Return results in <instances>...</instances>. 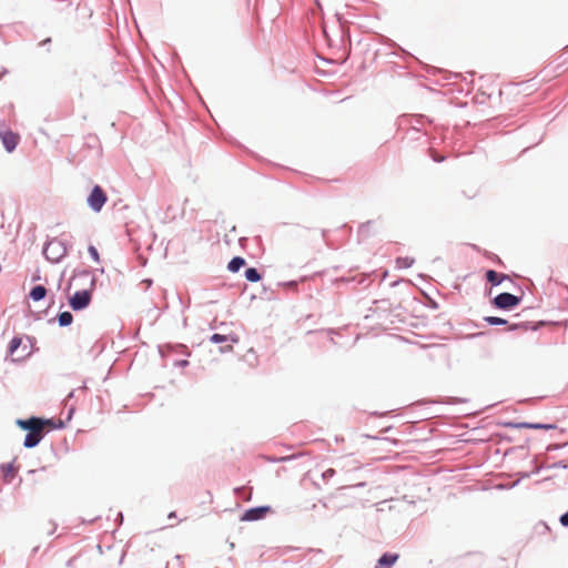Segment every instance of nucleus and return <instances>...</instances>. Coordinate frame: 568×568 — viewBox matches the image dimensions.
Returning <instances> with one entry per match:
<instances>
[{
  "instance_id": "nucleus-1",
  "label": "nucleus",
  "mask_w": 568,
  "mask_h": 568,
  "mask_svg": "<svg viewBox=\"0 0 568 568\" xmlns=\"http://www.w3.org/2000/svg\"><path fill=\"white\" fill-rule=\"evenodd\" d=\"M17 425L21 429L28 430V434L23 443L24 447L27 448H32L37 446L43 438L44 434L55 427V424L52 419H43L39 417H31L29 419H18Z\"/></svg>"
},
{
  "instance_id": "nucleus-2",
  "label": "nucleus",
  "mask_w": 568,
  "mask_h": 568,
  "mask_svg": "<svg viewBox=\"0 0 568 568\" xmlns=\"http://www.w3.org/2000/svg\"><path fill=\"white\" fill-rule=\"evenodd\" d=\"M92 294L90 290L77 291L69 300L73 311L84 310L91 302Z\"/></svg>"
},
{
  "instance_id": "nucleus-3",
  "label": "nucleus",
  "mask_w": 568,
  "mask_h": 568,
  "mask_svg": "<svg viewBox=\"0 0 568 568\" xmlns=\"http://www.w3.org/2000/svg\"><path fill=\"white\" fill-rule=\"evenodd\" d=\"M106 200L108 196L105 192L102 190V187L95 185L88 197V204L93 211L100 212L102 206L105 204Z\"/></svg>"
},
{
  "instance_id": "nucleus-4",
  "label": "nucleus",
  "mask_w": 568,
  "mask_h": 568,
  "mask_svg": "<svg viewBox=\"0 0 568 568\" xmlns=\"http://www.w3.org/2000/svg\"><path fill=\"white\" fill-rule=\"evenodd\" d=\"M493 303L500 310H510L520 303V298L510 293H501L494 298Z\"/></svg>"
},
{
  "instance_id": "nucleus-5",
  "label": "nucleus",
  "mask_w": 568,
  "mask_h": 568,
  "mask_svg": "<svg viewBox=\"0 0 568 568\" xmlns=\"http://www.w3.org/2000/svg\"><path fill=\"white\" fill-rule=\"evenodd\" d=\"M43 254L48 260L52 262H58L60 257L64 254V250L61 247L59 242L51 241L45 245Z\"/></svg>"
},
{
  "instance_id": "nucleus-6",
  "label": "nucleus",
  "mask_w": 568,
  "mask_h": 568,
  "mask_svg": "<svg viewBox=\"0 0 568 568\" xmlns=\"http://www.w3.org/2000/svg\"><path fill=\"white\" fill-rule=\"evenodd\" d=\"M271 511V507L261 506L246 510L242 516V520L244 521H255L263 519Z\"/></svg>"
},
{
  "instance_id": "nucleus-7",
  "label": "nucleus",
  "mask_w": 568,
  "mask_h": 568,
  "mask_svg": "<svg viewBox=\"0 0 568 568\" xmlns=\"http://www.w3.org/2000/svg\"><path fill=\"white\" fill-rule=\"evenodd\" d=\"M0 139H1L6 150L8 152H12L17 148L20 136H19V134H17L10 130H4V131H0Z\"/></svg>"
},
{
  "instance_id": "nucleus-8",
  "label": "nucleus",
  "mask_w": 568,
  "mask_h": 568,
  "mask_svg": "<svg viewBox=\"0 0 568 568\" xmlns=\"http://www.w3.org/2000/svg\"><path fill=\"white\" fill-rule=\"evenodd\" d=\"M397 554H384L377 561L375 568H392V566L398 560Z\"/></svg>"
},
{
  "instance_id": "nucleus-9",
  "label": "nucleus",
  "mask_w": 568,
  "mask_h": 568,
  "mask_svg": "<svg viewBox=\"0 0 568 568\" xmlns=\"http://www.w3.org/2000/svg\"><path fill=\"white\" fill-rule=\"evenodd\" d=\"M486 278L491 285H499L504 280H508L509 277L505 274H499L494 270H489L486 273Z\"/></svg>"
},
{
  "instance_id": "nucleus-10",
  "label": "nucleus",
  "mask_w": 568,
  "mask_h": 568,
  "mask_svg": "<svg viewBox=\"0 0 568 568\" xmlns=\"http://www.w3.org/2000/svg\"><path fill=\"white\" fill-rule=\"evenodd\" d=\"M47 295V288L43 285H37L30 291V298L34 302L41 301Z\"/></svg>"
},
{
  "instance_id": "nucleus-11",
  "label": "nucleus",
  "mask_w": 568,
  "mask_h": 568,
  "mask_svg": "<svg viewBox=\"0 0 568 568\" xmlns=\"http://www.w3.org/2000/svg\"><path fill=\"white\" fill-rule=\"evenodd\" d=\"M245 265V260L243 257L236 256L232 258L227 265V270L232 273H236L241 267Z\"/></svg>"
},
{
  "instance_id": "nucleus-12",
  "label": "nucleus",
  "mask_w": 568,
  "mask_h": 568,
  "mask_svg": "<svg viewBox=\"0 0 568 568\" xmlns=\"http://www.w3.org/2000/svg\"><path fill=\"white\" fill-rule=\"evenodd\" d=\"M520 428H529V429H550L555 426L552 425H544V424H534V423H520L518 424Z\"/></svg>"
},
{
  "instance_id": "nucleus-13",
  "label": "nucleus",
  "mask_w": 568,
  "mask_h": 568,
  "mask_svg": "<svg viewBox=\"0 0 568 568\" xmlns=\"http://www.w3.org/2000/svg\"><path fill=\"white\" fill-rule=\"evenodd\" d=\"M245 277L250 282H258L261 280L260 273L254 267H250L245 271Z\"/></svg>"
},
{
  "instance_id": "nucleus-14",
  "label": "nucleus",
  "mask_w": 568,
  "mask_h": 568,
  "mask_svg": "<svg viewBox=\"0 0 568 568\" xmlns=\"http://www.w3.org/2000/svg\"><path fill=\"white\" fill-rule=\"evenodd\" d=\"M58 320H59V324L61 326H68V325H70L72 323L73 316H72V314L70 312H62L59 315Z\"/></svg>"
},
{
  "instance_id": "nucleus-15",
  "label": "nucleus",
  "mask_w": 568,
  "mask_h": 568,
  "mask_svg": "<svg viewBox=\"0 0 568 568\" xmlns=\"http://www.w3.org/2000/svg\"><path fill=\"white\" fill-rule=\"evenodd\" d=\"M413 264H414V258L408 257V256H406V257H397V260H396V265L399 268H408Z\"/></svg>"
},
{
  "instance_id": "nucleus-16",
  "label": "nucleus",
  "mask_w": 568,
  "mask_h": 568,
  "mask_svg": "<svg viewBox=\"0 0 568 568\" xmlns=\"http://www.w3.org/2000/svg\"><path fill=\"white\" fill-rule=\"evenodd\" d=\"M396 444V440H388L387 438H383V439H379V450H383V452H390V446L392 445H395Z\"/></svg>"
},
{
  "instance_id": "nucleus-17",
  "label": "nucleus",
  "mask_w": 568,
  "mask_h": 568,
  "mask_svg": "<svg viewBox=\"0 0 568 568\" xmlns=\"http://www.w3.org/2000/svg\"><path fill=\"white\" fill-rule=\"evenodd\" d=\"M485 321L490 325H504L507 323L506 320L496 316H488Z\"/></svg>"
},
{
  "instance_id": "nucleus-18",
  "label": "nucleus",
  "mask_w": 568,
  "mask_h": 568,
  "mask_svg": "<svg viewBox=\"0 0 568 568\" xmlns=\"http://www.w3.org/2000/svg\"><path fill=\"white\" fill-rule=\"evenodd\" d=\"M20 344H21V338H19V337L12 338V341L10 342V347H9L10 353L13 354L17 351V348L20 346Z\"/></svg>"
},
{
  "instance_id": "nucleus-19",
  "label": "nucleus",
  "mask_w": 568,
  "mask_h": 568,
  "mask_svg": "<svg viewBox=\"0 0 568 568\" xmlns=\"http://www.w3.org/2000/svg\"><path fill=\"white\" fill-rule=\"evenodd\" d=\"M90 255L92 256V258L95 261V262H99L100 261V255L98 253V250L93 246V245H90L89 248H88Z\"/></svg>"
},
{
  "instance_id": "nucleus-20",
  "label": "nucleus",
  "mask_w": 568,
  "mask_h": 568,
  "mask_svg": "<svg viewBox=\"0 0 568 568\" xmlns=\"http://www.w3.org/2000/svg\"><path fill=\"white\" fill-rule=\"evenodd\" d=\"M211 341H212L213 343H222V342L227 341V336H225V335H221V334H213V335L211 336Z\"/></svg>"
},
{
  "instance_id": "nucleus-21",
  "label": "nucleus",
  "mask_w": 568,
  "mask_h": 568,
  "mask_svg": "<svg viewBox=\"0 0 568 568\" xmlns=\"http://www.w3.org/2000/svg\"><path fill=\"white\" fill-rule=\"evenodd\" d=\"M13 476H14V474L12 471V467L10 465H8V470L4 475V477L8 481H10L13 478Z\"/></svg>"
},
{
  "instance_id": "nucleus-22",
  "label": "nucleus",
  "mask_w": 568,
  "mask_h": 568,
  "mask_svg": "<svg viewBox=\"0 0 568 568\" xmlns=\"http://www.w3.org/2000/svg\"><path fill=\"white\" fill-rule=\"evenodd\" d=\"M559 521L562 526L568 527V511L561 515Z\"/></svg>"
},
{
  "instance_id": "nucleus-23",
  "label": "nucleus",
  "mask_w": 568,
  "mask_h": 568,
  "mask_svg": "<svg viewBox=\"0 0 568 568\" xmlns=\"http://www.w3.org/2000/svg\"><path fill=\"white\" fill-rule=\"evenodd\" d=\"M334 474H335V470H334L333 468H328V469H326V470L323 473V477H324V478H328V477L334 476Z\"/></svg>"
},
{
  "instance_id": "nucleus-24",
  "label": "nucleus",
  "mask_w": 568,
  "mask_h": 568,
  "mask_svg": "<svg viewBox=\"0 0 568 568\" xmlns=\"http://www.w3.org/2000/svg\"><path fill=\"white\" fill-rule=\"evenodd\" d=\"M433 159H434L435 161H437V162H442V161L444 160V158H443V156L438 158V156H436L435 154H433Z\"/></svg>"
},
{
  "instance_id": "nucleus-25",
  "label": "nucleus",
  "mask_w": 568,
  "mask_h": 568,
  "mask_svg": "<svg viewBox=\"0 0 568 568\" xmlns=\"http://www.w3.org/2000/svg\"><path fill=\"white\" fill-rule=\"evenodd\" d=\"M169 518H176V514H175V511L170 513V514H169Z\"/></svg>"
},
{
  "instance_id": "nucleus-26",
  "label": "nucleus",
  "mask_w": 568,
  "mask_h": 568,
  "mask_svg": "<svg viewBox=\"0 0 568 568\" xmlns=\"http://www.w3.org/2000/svg\"><path fill=\"white\" fill-rule=\"evenodd\" d=\"M50 41H51V39H50V38H47L45 40H43V41H42V43H41V44H48Z\"/></svg>"
},
{
  "instance_id": "nucleus-27",
  "label": "nucleus",
  "mask_w": 568,
  "mask_h": 568,
  "mask_svg": "<svg viewBox=\"0 0 568 568\" xmlns=\"http://www.w3.org/2000/svg\"><path fill=\"white\" fill-rule=\"evenodd\" d=\"M291 458H292V456H291V457H282V458H280L278 460H280V462H284V460H288V459H291Z\"/></svg>"
},
{
  "instance_id": "nucleus-28",
  "label": "nucleus",
  "mask_w": 568,
  "mask_h": 568,
  "mask_svg": "<svg viewBox=\"0 0 568 568\" xmlns=\"http://www.w3.org/2000/svg\"><path fill=\"white\" fill-rule=\"evenodd\" d=\"M79 276H83V277H85V278H89V274H88V273H82V274H80Z\"/></svg>"
},
{
  "instance_id": "nucleus-29",
  "label": "nucleus",
  "mask_w": 568,
  "mask_h": 568,
  "mask_svg": "<svg viewBox=\"0 0 568 568\" xmlns=\"http://www.w3.org/2000/svg\"><path fill=\"white\" fill-rule=\"evenodd\" d=\"M517 327H518V325H517V324H515V325H511V326H510V329H516Z\"/></svg>"
}]
</instances>
